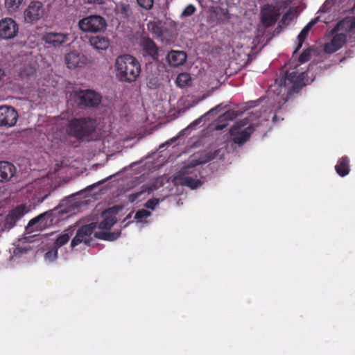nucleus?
I'll return each instance as SVG.
<instances>
[{"label":"nucleus","mask_w":355,"mask_h":355,"mask_svg":"<svg viewBox=\"0 0 355 355\" xmlns=\"http://www.w3.org/2000/svg\"><path fill=\"white\" fill-rule=\"evenodd\" d=\"M96 121L89 116L73 118L68 121L66 127L67 135L78 140H82L94 133Z\"/></svg>","instance_id":"7ed1b4c3"},{"label":"nucleus","mask_w":355,"mask_h":355,"mask_svg":"<svg viewBox=\"0 0 355 355\" xmlns=\"http://www.w3.org/2000/svg\"><path fill=\"white\" fill-rule=\"evenodd\" d=\"M85 3L90 4H103L105 0H84Z\"/></svg>","instance_id":"37998d69"},{"label":"nucleus","mask_w":355,"mask_h":355,"mask_svg":"<svg viewBox=\"0 0 355 355\" xmlns=\"http://www.w3.org/2000/svg\"><path fill=\"white\" fill-rule=\"evenodd\" d=\"M64 58L67 67L71 69L84 67L87 63V57L76 51L66 54Z\"/></svg>","instance_id":"f8f14e48"},{"label":"nucleus","mask_w":355,"mask_h":355,"mask_svg":"<svg viewBox=\"0 0 355 355\" xmlns=\"http://www.w3.org/2000/svg\"><path fill=\"white\" fill-rule=\"evenodd\" d=\"M17 168L11 162H0V182H8L16 174Z\"/></svg>","instance_id":"a211bd4d"},{"label":"nucleus","mask_w":355,"mask_h":355,"mask_svg":"<svg viewBox=\"0 0 355 355\" xmlns=\"http://www.w3.org/2000/svg\"><path fill=\"white\" fill-rule=\"evenodd\" d=\"M309 32V31L307 29V28L304 27L301 31V32L299 33V35L297 36L298 44L297 45V47L295 48V49L293 51V54L297 53V52L302 48V44H303L305 39L306 38Z\"/></svg>","instance_id":"7c9ffc66"},{"label":"nucleus","mask_w":355,"mask_h":355,"mask_svg":"<svg viewBox=\"0 0 355 355\" xmlns=\"http://www.w3.org/2000/svg\"><path fill=\"white\" fill-rule=\"evenodd\" d=\"M205 116H206V115L201 116V120H202L204 117H205Z\"/></svg>","instance_id":"864d4df0"},{"label":"nucleus","mask_w":355,"mask_h":355,"mask_svg":"<svg viewBox=\"0 0 355 355\" xmlns=\"http://www.w3.org/2000/svg\"><path fill=\"white\" fill-rule=\"evenodd\" d=\"M141 45L144 55L150 56L153 60L158 59V48L150 38L148 37H142Z\"/></svg>","instance_id":"f3484780"},{"label":"nucleus","mask_w":355,"mask_h":355,"mask_svg":"<svg viewBox=\"0 0 355 355\" xmlns=\"http://www.w3.org/2000/svg\"><path fill=\"white\" fill-rule=\"evenodd\" d=\"M114 12L116 17L121 19H128L132 14L130 4L122 1L116 3Z\"/></svg>","instance_id":"412c9836"},{"label":"nucleus","mask_w":355,"mask_h":355,"mask_svg":"<svg viewBox=\"0 0 355 355\" xmlns=\"http://www.w3.org/2000/svg\"><path fill=\"white\" fill-rule=\"evenodd\" d=\"M78 26L82 32L96 33L105 30L107 22L104 17L92 15L80 19Z\"/></svg>","instance_id":"423d86ee"},{"label":"nucleus","mask_w":355,"mask_h":355,"mask_svg":"<svg viewBox=\"0 0 355 355\" xmlns=\"http://www.w3.org/2000/svg\"><path fill=\"white\" fill-rule=\"evenodd\" d=\"M289 15H290L289 12H286V14H284L283 15V17H282L283 21H285L288 19Z\"/></svg>","instance_id":"8fccbe9b"},{"label":"nucleus","mask_w":355,"mask_h":355,"mask_svg":"<svg viewBox=\"0 0 355 355\" xmlns=\"http://www.w3.org/2000/svg\"><path fill=\"white\" fill-rule=\"evenodd\" d=\"M120 233L119 232H95L94 237L98 239L105 240V241H114L116 239Z\"/></svg>","instance_id":"bb28decb"},{"label":"nucleus","mask_w":355,"mask_h":355,"mask_svg":"<svg viewBox=\"0 0 355 355\" xmlns=\"http://www.w3.org/2000/svg\"><path fill=\"white\" fill-rule=\"evenodd\" d=\"M69 235L67 233L60 234L58 236L55 241L53 243V246L56 247L57 249L65 245L69 241Z\"/></svg>","instance_id":"72a5a7b5"},{"label":"nucleus","mask_w":355,"mask_h":355,"mask_svg":"<svg viewBox=\"0 0 355 355\" xmlns=\"http://www.w3.org/2000/svg\"><path fill=\"white\" fill-rule=\"evenodd\" d=\"M350 20H351V27H353L354 29H355V17H350Z\"/></svg>","instance_id":"09e8293b"},{"label":"nucleus","mask_w":355,"mask_h":355,"mask_svg":"<svg viewBox=\"0 0 355 355\" xmlns=\"http://www.w3.org/2000/svg\"><path fill=\"white\" fill-rule=\"evenodd\" d=\"M71 96L80 107H96L101 103V96L92 89L76 91Z\"/></svg>","instance_id":"39448f33"},{"label":"nucleus","mask_w":355,"mask_h":355,"mask_svg":"<svg viewBox=\"0 0 355 355\" xmlns=\"http://www.w3.org/2000/svg\"><path fill=\"white\" fill-rule=\"evenodd\" d=\"M42 40L48 47L57 49L69 45L71 35L67 32L49 31L43 34Z\"/></svg>","instance_id":"0eeeda50"},{"label":"nucleus","mask_w":355,"mask_h":355,"mask_svg":"<svg viewBox=\"0 0 355 355\" xmlns=\"http://www.w3.org/2000/svg\"><path fill=\"white\" fill-rule=\"evenodd\" d=\"M90 44L97 50H106L110 46V40L104 36H92L89 38Z\"/></svg>","instance_id":"5701e85b"},{"label":"nucleus","mask_w":355,"mask_h":355,"mask_svg":"<svg viewBox=\"0 0 355 355\" xmlns=\"http://www.w3.org/2000/svg\"><path fill=\"white\" fill-rule=\"evenodd\" d=\"M53 214L51 211H46L39 216L32 218L28 223V228L33 227L37 225V228H43L51 223L53 220Z\"/></svg>","instance_id":"6ab92c4d"},{"label":"nucleus","mask_w":355,"mask_h":355,"mask_svg":"<svg viewBox=\"0 0 355 355\" xmlns=\"http://www.w3.org/2000/svg\"><path fill=\"white\" fill-rule=\"evenodd\" d=\"M214 12H222V13L224 15L225 18H227V16H226V15H227V13H226V12H223V10L220 8H218V7H216V8H215Z\"/></svg>","instance_id":"49530a36"},{"label":"nucleus","mask_w":355,"mask_h":355,"mask_svg":"<svg viewBox=\"0 0 355 355\" xmlns=\"http://www.w3.org/2000/svg\"><path fill=\"white\" fill-rule=\"evenodd\" d=\"M223 19L221 17H218V18H217V20H218V21H219V20H223Z\"/></svg>","instance_id":"603ef678"},{"label":"nucleus","mask_w":355,"mask_h":355,"mask_svg":"<svg viewBox=\"0 0 355 355\" xmlns=\"http://www.w3.org/2000/svg\"><path fill=\"white\" fill-rule=\"evenodd\" d=\"M218 107H215L214 109H211L209 111V112L207 114V115H213L214 113L217 112Z\"/></svg>","instance_id":"de8ad7c7"},{"label":"nucleus","mask_w":355,"mask_h":355,"mask_svg":"<svg viewBox=\"0 0 355 355\" xmlns=\"http://www.w3.org/2000/svg\"><path fill=\"white\" fill-rule=\"evenodd\" d=\"M227 125V123H223V124H217L216 125V130H223L224 128H225Z\"/></svg>","instance_id":"a18cd8bd"},{"label":"nucleus","mask_w":355,"mask_h":355,"mask_svg":"<svg viewBox=\"0 0 355 355\" xmlns=\"http://www.w3.org/2000/svg\"><path fill=\"white\" fill-rule=\"evenodd\" d=\"M97 227V223L92 222L89 224L80 226L71 242V247L74 248L83 243L86 245H91L93 241L92 234H94V230Z\"/></svg>","instance_id":"6e6552de"},{"label":"nucleus","mask_w":355,"mask_h":355,"mask_svg":"<svg viewBox=\"0 0 355 355\" xmlns=\"http://www.w3.org/2000/svg\"><path fill=\"white\" fill-rule=\"evenodd\" d=\"M138 4L146 10H150L153 8L154 0H137Z\"/></svg>","instance_id":"e433bc0d"},{"label":"nucleus","mask_w":355,"mask_h":355,"mask_svg":"<svg viewBox=\"0 0 355 355\" xmlns=\"http://www.w3.org/2000/svg\"><path fill=\"white\" fill-rule=\"evenodd\" d=\"M29 209L25 205H20L12 209L6 216L4 225L6 228H12L21 218H22Z\"/></svg>","instance_id":"ddd939ff"},{"label":"nucleus","mask_w":355,"mask_h":355,"mask_svg":"<svg viewBox=\"0 0 355 355\" xmlns=\"http://www.w3.org/2000/svg\"><path fill=\"white\" fill-rule=\"evenodd\" d=\"M159 201L157 198H152L148 200L146 204L145 207L148 209H154L156 206L159 204Z\"/></svg>","instance_id":"58836bf2"},{"label":"nucleus","mask_w":355,"mask_h":355,"mask_svg":"<svg viewBox=\"0 0 355 355\" xmlns=\"http://www.w3.org/2000/svg\"><path fill=\"white\" fill-rule=\"evenodd\" d=\"M58 250L56 247L53 246L51 250L44 254V259L47 262H53L58 258Z\"/></svg>","instance_id":"f704fd0d"},{"label":"nucleus","mask_w":355,"mask_h":355,"mask_svg":"<svg viewBox=\"0 0 355 355\" xmlns=\"http://www.w3.org/2000/svg\"><path fill=\"white\" fill-rule=\"evenodd\" d=\"M315 23H316L315 19V20H312V21H311L310 22H309V23L306 24V26H305V28H307V29H308L309 31H310V30H311V28H312V27L315 24Z\"/></svg>","instance_id":"c03bdc74"},{"label":"nucleus","mask_w":355,"mask_h":355,"mask_svg":"<svg viewBox=\"0 0 355 355\" xmlns=\"http://www.w3.org/2000/svg\"><path fill=\"white\" fill-rule=\"evenodd\" d=\"M347 41V35L345 33H337L329 42L325 44L324 51L327 53H333L343 47Z\"/></svg>","instance_id":"dca6fc26"},{"label":"nucleus","mask_w":355,"mask_h":355,"mask_svg":"<svg viewBox=\"0 0 355 355\" xmlns=\"http://www.w3.org/2000/svg\"><path fill=\"white\" fill-rule=\"evenodd\" d=\"M246 125L247 123L245 121H241L230 129V134L233 136V141L235 144H243L254 132V128L252 125L250 124L244 128Z\"/></svg>","instance_id":"1a4fd4ad"},{"label":"nucleus","mask_w":355,"mask_h":355,"mask_svg":"<svg viewBox=\"0 0 355 355\" xmlns=\"http://www.w3.org/2000/svg\"><path fill=\"white\" fill-rule=\"evenodd\" d=\"M279 13L273 6L264 5L261 10V19L266 27L271 26L277 21Z\"/></svg>","instance_id":"2eb2a0df"},{"label":"nucleus","mask_w":355,"mask_h":355,"mask_svg":"<svg viewBox=\"0 0 355 355\" xmlns=\"http://www.w3.org/2000/svg\"><path fill=\"white\" fill-rule=\"evenodd\" d=\"M44 13L43 5L40 1H32L24 11V18L28 22L40 19Z\"/></svg>","instance_id":"4468645a"},{"label":"nucleus","mask_w":355,"mask_h":355,"mask_svg":"<svg viewBox=\"0 0 355 355\" xmlns=\"http://www.w3.org/2000/svg\"><path fill=\"white\" fill-rule=\"evenodd\" d=\"M198 165H200V159H194L182 168L174 177L175 184L188 187L192 189L198 188L200 180L196 178L200 173L196 167Z\"/></svg>","instance_id":"20e7f679"},{"label":"nucleus","mask_w":355,"mask_h":355,"mask_svg":"<svg viewBox=\"0 0 355 355\" xmlns=\"http://www.w3.org/2000/svg\"><path fill=\"white\" fill-rule=\"evenodd\" d=\"M351 26L350 17L344 18L338 23L334 31L342 30L346 32H350L354 30V28Z\"/></svg>","instance_id":"cd10ccee"},{"label":"nucleus","mask_w":355,"mask_h":355,"mask_svg":"<svg viewBox=\"0 0 355 355\" xmlns=\"http://www.w3.org/2000/svg\"><path fill=\"white\" fill-rule=\"evenodd\" d=\"M199 123H200V118H198L193 122H192L189 125H188L186 128H184L182 131H180L177 137L172 138L170 140V141L171 143H173L175 141H176L178 138H180L182 136H184V135H189L191 130L193 128V127L198 125Z\"/></svg>","instance_id":"c756f323"},{"label":"nucleus","mask_w":355,"mask_h":355,"mask_svg":"<svg viewBox=\"0 0 355 355\" xmlns=\"http://www.w3.org/2000/svg\"><path fill=\"white\" fill-rule=\"evenodd\" d=\"M148 29L159 38H163L164 35V28L160 21H150L148 24Z\"/></svg>","instance_id":"b1692460"},{"label":"nucleus","mask_w":355,"mask_h":355,"mask_svg":"<svg viewBox=\"0 0 355 355\" xmlns=\"http://www.w3.org/2000/svg\"><path fill=\"white\" fill-rule=\"evenodd\" d=\"M19 26L12 18L6 17L0 21V37L8 40L17 36Z\"/></svg>","instance_id":"9b49d317"},{"label":"nucleus","mask_w":355,"mask_h":355,"mask_svg":"<svg viewBox=\"0 0 355 355\" xmlns=\"http://www.w3.org/2000/svg\"><path fill=\"white\" fill-rule=\"evenodd\" d=\"M116 223V218L114 216H106L98 224V227L102 230H110Z\"/></svg>","instance_id":"a878e982"},{"label":"nucleus","mask_w":355,"mask_h":355,"mask_svg":"<svg viewBox=\"0 0 355 355\" xmlns=\"http://www.w3.org/2000/svg\"><path fill=\"white\" fill-rule=\"evenodd\" d=\"M145 192V190H142L139 192H136L135 193H132L129 196L128 200L131 202H134L135 200L139 199L140 196Z\"/></svg>","instance_id":"a19ab883"},{"label":"nucleus","mask_w":355,"mask_h":355,"mask_svg":"<svg viewBox=\"0 0 355 355\" xmlns=\"http://www.w3.org/2000/svg\"><path fill=\"white\" fill-rule=\"evenodd\" d=\"M6 76L5 69L0 67V87L3 85Z\"/></svg>","instance_id":"79ce46f5"},{"label":"nucleus","mask_w":355,"mask_h":355,"mask_svg":"<svg viewBox=\"0 0 355 355\" xmlns=\"http://www.w3.org/2000/svg\"><path fill=\"white\" fill-rule=\"evenodd\" d=\"M190 81V76L187 73H180L176 78V84L180 87H185Z\"/></svg>","instance_id":"473e14b6"},{"label":"nucleus","mask_w":355,"mask_h":355,"mask_svg":"<svg viewBox=\"0 0 355 355\" xmlns=\"http://www.w3.org/2000/svg\"><path fill=\"white\" fill-rule=\"evenodd\" d=\"M239 116V113L236 110H229L218 116V121L223 122L224 121H232Z\"/></svg>","instance_id":"2f4dec72"},{"label":"nucleus","mask_w":355,"mask_h":355,"mask_svg":"<svg viewBox=\"0 0 355 355\" xmlns=\"http://www.w3.org/2000/svg\"><path fill=\"white\" fill-rule=\"evenodd\" d=\"M23 2L24 0H5L4 5L8 12L11 13L17 11Z\"/></svg>","instance_id":"c85d7f7f"},{"label":"nucleus","mask_w":355,"mask_h":355,"mask_svg":"<svg viewBox=\"0 0 355 355\" xmlns=\"http://www.w3.org/2000/svg\"><path fill=\"white\" fill-rule=\"evenodd\" d=\"M150 216V212L146 209H142L138 210L135 216V218L141 220L143 218H146L147 217Z\"/></svg>","instance_id":"c9c22d12"},{"label":"nucleus","mask_w":355,"mask_h":355,"mask_svg":"<svg viewBox=\"0 0 355 355\" xmlns=\"http://www.w3.org/2000/svg\"><path fill=\"white\" fill-rule=\"evenodd\" d=\"M206 97H207V96H206V95H204V94H203V95H201V97H200L201 101H202L204 98H205Z\"/></svg>","instance_id":"3c124183"},{"label":"nucleus","mask_w":355,"mask_h":355,"mask_svg":"<svg viewBox=\"0 0 355 355\" xmlns=\"http://www.w3.org/2000/svg\"><path fill=\"white\" fill-rule=\"evenodd\" d=\"M205 162L201 159L200 163L202 164Z\"/></svg>","instance_id":"5fc2aeb1"},{"label":"nucleus","mask_w":355,"mask_h":355,"mask_svg":"<svg viewBox=\"0 0 355 355\" xmlns=\"http://www.w3.org/2000/svg\"><path fill=\"white\" fill-rule=\"evenodd\" d=\"M196 8L192 5L187 6L182 12V15L184 17L191 16L194 13Z\"/></svg>","instance_id":"ea45409f"},{"label":"nucleus","mask_w":355,"mask_h":355,"mask_svg":"<svg viewBox=\"0 0 355 355\" xmlns=\"http://www.w3.org/2000/svg\"><path fill=\"white\" fill-rule=\"evenodd\" d=\"M114 71L119 82L132 83L139 76L141 65L138 60L132 55H121L116 58Z\"/></svg>","instance_id":"f257e3e1"},{"label":"nucleus","mask_w":355,"mask_h":355,"mask_svg":"<svg viewBox=\"0 0 355 355\" xmlns=\"http://www.w3.org/2000/svg\"><path fill=\"white\" fill-rule=\"evenodd\" d=\"M35 71V68L31 64H24L20 68L18 73V76L22 80H26L34 76Z\"/></svg>","instance_id":"393cba45"},{"label":"nucleus","mask_w":355,"mask_h":355,"mask_svg":"<svg viewBox=\"0 0 355 355\" xmlns=\"http://www.w3.org/2000/svg\"><path fill=\"white\" fill-rule=\"evenodd\" d=\"M18 117L17 110L12 106H0V127L10 128L14 126Z\"/></svg>","instance_id":"9d476101"},{"label":"nucleus","mask_w":355,"mask_h":355,"mask_svg":"<svg viewBox=\"0 0 355 355\" xmlns=\"http://www.w3.org/2000/svg\"><path fill=\"white\" fill-rule=\"evenodd\" d=\"M187 55L182 51H171L166 57L168 64L172 67H178L182 65L187 60Z\"/></svg>","instance_id":"aec40b11"},{"label":"nucleus","mask_w":355,"mask_h":355,"mask_svg":"<svg viewBox=\"0 0 355 355\" xmlns=\"http://www.w3.org/2000/svg\"><path fill=\"white\" fill-rule=\"evenodd\" d=\"M336 173L340 177H345L349 173L350 166L349 159L347 156L340 157L335 166Z\"/></svg>","instance_id":"4be33fe9"},{"label":"nucleus","mask_w":355,"mask_h":355,"mask_svg":"<svg viewBox=\"0 0 355 355\" xmlns=\"http://www.w3.org/2000/svg\"><path fill=\"white\" fill-rule=\"evenodd\" d=\"M275 83L280 87H284L288 96L297 93L303 86L309 83L308 72H299L296 66L288 70L287 65H284L280 71V76L275 80Z\"/></svg>","instance_id":"f03ea898"},{"label":"nucleus","mask_w":355,"mask_h":355,"mask_svg":"<svg viewBox=\"0 0 355 355\" xmlns=\"http://www.w3.org/2000/svg\"><path fill=\"white\" fill-rule=\"evenodd\" d=\"M310 57L311 50L309 49H306L300 54L299 61L302 63L306 62L309 60Z\"/></svg>","instance_id":"4c0bfd02"}]
</instances>
